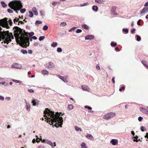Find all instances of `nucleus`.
<instances>
[{
	"label": "nucleus",
	"mask_w": 148,
	"mask_h": 148,
	"mask_svg": "<svg viewBox=\"0 0 148 148\" xmlns=\"http://www.w3.org/2000/svg\"><path fill=\"white\" fill-rule=\"evenodd\" d=\"M44 113L46 119L45 121H47V122L49 123L51 125L52 124L53 122L56 123L55 125V127H57L59 126L62 127L63 121L62 118L60 116L58 112L55 114L54 112L46 108L44 111Z\"/></svg>",
	"instance_id": "nucleus-1"
},
{
	"label": "nucleus",
	"mask_w": 148,
	"mask_h": 148,
	"mask_svg": "<svg viewBox=\"0 0 148 148\" xmlns=\"http://www.w3.org/2000/svg\"><path fill=\"white\" fill-rule=\"evenodd\" d=\"M14 29H15L14 31V32H19L21 35L19 39L21 41V43L20 45L23 47L26 48L27 46H29V38L28 37H23V30L17 26H15L13 28Z\"/></svg>",
	"instance_id": "nucleus-2"
},
{
	"label": "nucleus",
	"mask_w": 148,
	"mask_h": 148,
	"mask_svg": "<svg viewBox=\"0 0 148 148\" xmlns=\"http://www.w3.org/2000/svg\"><path fill=\"white\" fill-rule=\"evenodd\" d=\"M8 5L12 9L16 11L17 13L18 12L17 11L20 10L21 8H23V5L21 1H14L10 2L8 4Z\"/></svg>",
	"instance_id": "nucleus-3"
},
{
	"label": "nucleus",
	"mask_w": 148,
	"mask_h": 148,
	"mask_svg": "<svg viewBox=\"0 0 148 148\" xmlns=\"http://www.w3.org/2000/svg\"><path fill=\"white\" fill-rule=\"evenodd\" d=\"M116 115L115 113L110 112L106 114L103 116V119H105L108 120L114 117Z\"/></svg>",
	"instance_id": "nucleus-4"
},
{
	"label": "nucleus",
	"mask_w": 148,
	"mask_h": 148,
	"mask_svg": "<svg viewBox=\"0 0 148 148\" xmlns=\"http://www.w3.org/2000/svg\"><path fill=\"white\" fill-rule=\"evenodd\" d=\"M7 18H5L0 20V25L2 26H3V25L5 24V23H7Z\"/></svg>",
	"instance_id": "nucleus-5"
},
{
	"label": "nucleus",
	"mask_w": 148,
	"mask_h": 148,
	"mask_svg": "<svg viewBox=\"0 0 148 148\" xmlns=\"http://www.w3.org/2000/svg\"><path fill=\"white\" fill-rule=\"evenodd\" d=\"M82 88L83 90L87 92H90V89L88 87V86L86 85H82Z\"/></svg>",
	"instance_id": "nucleus-6"
},
{
	"label": "nucleus",
	"mask_w": 148,
	"mask_h": 148,
	"mask_svg": "<svg viewBox=\"0 0 148 148\" xmlns=\"http://www.w3.org/2000/svg\"><path fill=\"white\" fill-rule=\"evenodd\" d=\"M12 66L14 68L17 69H21L22 67V66L21 64L16 63L13 64L12 65Z\"/></svg>",
	"instance_id": "nucleus-7"
},
{
	"label": "nucleus",
	"mask_w": 148,
	"mask_h": 148,
	"mask_svg": "<svg viewBox=\"0 0 148 148\" xmlns=\"http://www.w3.org/2000/svg\"><path fill=\"white\" fill-rule=\"evenodd\" d=\"M148 12V7H146L143 9L141 11V14L146 13Z\"/></svg>",
	"instance_id": "nucleus-8"
},
{
	"label": "nucleus",
	"mask_w": 148,
	"mask_h": 148,
	"mask_svg": "<svg viewBox=\"0 0 148 148\" xmlns=\"http://www.w3.org/2000/svg\"><path fill=\"white\" fill-rule=\"evenodd\" d=\"M25 102L26 104V109L27 111H30V105L29 103H27L26 101H25Z\"/></svg>",
	"instance_id": "nucleus-9"
},
{
	"label": "nucleus",
	"mask_w": 148,
	"mask_h": 148,
	"mask_svg": "<svg viewBox=\"0 0 148 148\" xmlns=\"http://www.w3.org/2000/svg\"><path fill=\"white\" fill-rule=\"evenodd\" d=\"M86 137L91 140H94V138L93 136L90 134H87L86 136Z\"/></svg>",
	"instance_id": "nucleus-10"
},
{
	"label": "nucleus",
	"mask_w": 148,
	"mask_h": 148,
	"mask_svg": "<svg viewBox=\"0 0 148 148\" xmlns=\"http://www.w3.org/2000/svg\"><path fill=\"white\" fill-rule=\"evenodd\" d=\"M94 36L92 35H88L85 37V40H92L94 38Z\"/></svg>",
	"instance_id": "nucleus-11"
},
{
	"label": "nucleus",
	"mask_w": 148,
	"mask_h": 148,
	"mask_svg": "<svg viewBox=\"0 0 148 148\" xmlns=\"http://www.w3.org/2000/svg\"><path fill=\"white\" fill-rule=\"evenodd\" d=\"M32 10L33 12L35 15H37L38 14V12L36 10V8L35 7H33L32 9Z\"/></svg>",
	"instance_id": "nucleus-12"
},
{
	"label": "nucleus",
	"mask_w": 148,
	"mask_h": 148,
	"mask_svg": "<svg viewBox=\"0 0 148 148\" xmlns=\"http://www.w3.org/2000/svg\"><path fill=\"white\" fill-rule=\"evenodd\" d=\"M110 143H112L113 145H115L117 143V141L116 140L112 139L110 141Z\"/></svg>",
	"instance_id": "nucleus-13"
},
{
	"label": "nucleus",
	"mask_w": 148,
	"mask_h": 148,
	"mask_svg": "<svg viewBox=\"0 0 148 148\" xmlns=\"http://www.w3.org/2000/svg\"><path fill=\"white\" fill-rule=\"evenodd\" d=\"M54 66L53 63L51 62H49V64L48 66V69L52 68Z\"/></svg>",
	"instance_id": "nucleus-14"
},
{
	"label": "nucleus",
	"mask_w": 148,
	"mask_h": 148,
	"mask_svg": "<svg viewBox=\"0 0 148 148\" xmlns=\"http://www.w3.org/2000/svg\"><path fill=\"white\" fill-rule=\"evenodd\" d=\"M31 103H32L33 106H35L36 105H38L39 103L38 101H36L35 99H34L32 101Z\"/></svg>",
	"instance_id": "nucleus-15"
},
{
	"label": "nucleus",
	"mask_w": 148,
	"mask_h": 148,
	"mask_svg": "<svg viewBox=\"0 0 148 148\" xmlns=\"http://www.w3.org/2000/svg\"><path fill=\"white\" fill-rule=\"evenodd\" d=\"M81 148H88V147L86 146L85 143L84 142H83L81 144Z\"/></svg>",
	"instance_id": "nucleus-16"
},
{
	"label": "nucleus",
	"mask_w": 148,
	"mask_h": 148,
	"mask_svg": "<svg viewBox=\"0 0 148 148\" xmlns=\"http://www.w3.org/2000/svg\"><path fill=\"white\" fill-rule=\"evenodd\" d=\"M141 62L146 68H148V66L146 64L147 63L146 61L145 60H142L141 61Z\"/></svg>",
	"instance_id": "nucleus-17"
},
{
	"label": "nucleus",
	"mask_w": 148,
	"mask_h": 148,
	"mask_svg": "<svg viewBox=\"0 0 148 148\" xmlns=\"http://www.w3.org/2000/svg\"><path fill=\"white\" fill-rule=\"evenodd\" d=\"M42 73L44 75L47 74H48V72L46 70L43 69L41 71Z\"/></svg>",
	"instance_id": "nucleus-18"
},
{
	"label": "nucleus",
	"mask_w": 148,
	"mask_h": 148,
	"mask_svg": "<svg viewBox=\"0 0 148 148\" xmlns=\"http://www.w3.org/2000/svg\"><path fill=\"white\" fill-rule=\"evenodd\" d=\"M3 25V26H2V27H5L6 28L8 29H9L10 28V27L8 25V23H6L5 24Z\"/></svg>",
	"instance_id": "nucleus-19"
},
{
	"label": "nucleus",
	"mask_w": 148,
	"mask_h": 148,
	"mask_svg": "<svg viewBox=\"0 0 148 148\" xmlns=\"http://www.w3.org/2000/svg\"><path fill=\"white\" fill-rule=\"evenodd\" d=\"M82 27L84 29L88 30L89 29L88 26L86 24H83L82 25Z\"/></svg>",
	"instance_id": "nucleus-20"
},
{
	"label": "nucleus",
	"mask_w": 148,
	"mask_h": 148,
	"mask_svg": "<svg viewBox=\"0 0 148 148\" xmlns=\"http://www.w3.org/2000/svg\"><path fill=\"white\" fill-rule=\"evenodd\" d=\"M58 45V43L56 42H53L51 44V46L53 47H56Z\"/></svg>",
	"instance_id": "nucleus-21"
},
{
	"label": "nucleus",
	"mask_w": 148,
	"mask_h": 148,
	"mask_svg": "<svg viewBox=\"0 0 148 148\" xmlns=\"http://www.w3.org/2000/svg\"><path fill=\"white\" fill-rule=\"evenodd\" d=\"M1 3L3 7L5 8L7 6V5L6 4L5 2L2 1L1 2Z\"/></svg>",
	"instance_id": "nucleus-22"
},
{
	"label": "nucleus",
	"mask_w": 148,
	"mask_h": 148,
	"mask_svg": "<svg viewBox=\"0 0 148 148\" xmlns=\"http://www.w3.org/2000/svg\"><path fill=\"white\" fill-rule=\"evenodd\" d=\"M42 23V22L41 21L37 20L35 22V25H36L38 26V25H39V24H41Z\"/></svg>",
	"instance_id": "nucleus-23"
},
{
	"label": "nucleus",
	"mask_w": 148,
	"mask_h": 148,
	"mask_svg": "<svg viewBox=\"0 0 148 148\" xmlns=\"http://www.w3.org/2000/svg\"><path fill=\"white\" fill-rule=\"evenodd\" d=\"M98 7L97 6H93L92 7V9L93 10L97 11L98 10Z\"/></svg>",
	"instance_id": "nucleus-24"
},
{
	"label": "nucleus",
	"mask_w": 148,
	"mask_h": 148,
	"mask_svg": "<svg viewBox=\"0 0 148 148\" xmlns=\"http://www.w3.org/2000/svg\"><path fill=\"white\" fill-rule=\"evenodd\" d=\"M95 1L99 4H102L103 3V1L102 0H95Z\"/></svg>",
	"instance_id": "nucleus-25"
},
{
	"label": "nucleus",
	"mask_w": 148,
	"mask_h": 148,
	"mask_svg": "<svg viewBox=\"0 0 148 148\" xmlns=\"http://www.w3.org/2000/svg\"><path fill=\"white\" fill-rule=\"evenodd\" d=\"M29 16L30 18L32 17L33 16V14L32 12L31 11H29Z\"/></svg>",
	"instance_id": "nucleus-26"
},
{
	"label": "nucleus",
	"mask_w": 148,
	"mask_h": 148,
	"mask_svg": "<svg viewBox=\"0 0 148 148\" xmlns=\"http://www.w3.org/2000/svg\"><path fill=\"white\" fill-rule=\"evenodd\" d=\"M73 108V106L72 105H69L68 106V109L69 110H71Z\"/></svg>",
	"instance_id": "nucleus-27"
},
{
	"label": "nucleus",
	"mask_w": 148,
	"mask_h": 148,
	"mask_svg": "<svg viewBox=\"0 0 148 148\" xmlns=\"http://www.w3.org/2000/svg\"><path fill=\"white\" fill-rule=\"evenodd\" d=\"M75 128L76 131H82V130L81 128L78 127L77 126H75Z\"/></svg>",
	"instance_id": "nucleus-28"
},
{
	"label": "nucleus",
	"mask_w": 148,
	"mask_h": 148,
	"mask_svg": "<svg viewBox=\"0 0 148 148\" xmlns=\"http://www.w3.org/2000/svg\"><path fill=\"white\" fill-rule=\"evenodd\" d=\"M19 20V18H16L14 19L13 21L14 23L15 24H17L16 23Z\"/></svg>",
	"instance_id": "nucleus-29"
},
{
	"label": "nucleus",
	"mask_w": 148,
	"mask_h": 148,
	"mask_svg": "<svg viewBox=\"0 0 148 148\" xmlns=\"http://www.w3.org/2000/svg\"><path fill=\"white\" fill-rule=\"evenodd\" d=\"M110 44L111 46L113 47H115L117 45V43L116 42L114 43L113 42H111Z\"/></svg>",
	"instance_id": "nucleus-30"
},
{
	"label": "nucleus",
	"mask_w": 148,
	"mask_h": 148,
	"mask_svg": "<svg viewBox=\"0 0 148 148\" xmlns=\"http://www.w3.org/2000/svg\"><path fill=\"white\" fill-rule=\"evenodd\" d=\"M12 81L14 82H15L17 83H19L20 84H21L22 82V81L16 79H13Z\"/></svg>",
	"instance_id": "nucleus-31"
},
{
	"label": "nucleus",
	"mask_w": 148,
	"mask_h": 148,
	"mask_svg": "<svg viewBox=\"0 0 148 148\" xmlns=\"http://www.w3.org/2000/svg\"><path fill=\"white\" fill-rule=\"evenodd\" d=\"M59 77L61 80H62L63 82H65V80H66V79L64 77L60 75H59Z\"/></svg>",
	"instance_id": "nucleus-32"
},
{
	"label": "nucleus",
	"mask_w": 148,
	"mask_h": 148,
	"mask_svg": "<svg viewBox=\"0 0 148 148\" xmlns=\"http://www.w3.org/2000/svg\"><path fill=\"white\" fill-rule=\"evenodd\" d=\"M21 52L24 54H27V50L24 49L21 50Z\"/></svg>",
	"instance_id": "nucleus-33"
},
{
	"label": "nucleus",
	"mask_w": 148,
	"mask_h": 148,
	"mask_svg": "<svg viewBox=\"0 0 148 148\" xmlns=\"http://www.w3.org/2000/svg\"><path fill=\"white\" fill-rule=\"evenodd\" d=\"M14 33H15L14 34V35L15 36V37H19L20 34H19V33H18L17 32H14Z\"/></svg>",
	"instance_id": "nucleus-34"
},
{
	"label": "nucleus",
	"mask_w": 148,
	"mask_h": 148,
	"mask_svg": "<svg viewBox=\"0 0 148 148\" xmlns=\"http://www.w3.org/2000/svg\"><path fill=\"white\" fill-rule=\"evenodd\" d=\"M49 145H50L53 148H54V147L56 145L55 142H54L53 143L51 142V144H50Z\"/></svg>",
	"instance_id": "nucleus-35"
},
{
	"label": "nucleus",
	"mask_w": 148,
	"mask_h": 148,
	"mask_svg": "<svg viewBox=\"0 0 148 148\" xmlns=\"http://www.w3.org/2000/svg\"><path fill=\"white\" fill-rule=\"evenodd\" d=\"M136 40L137 41H139L141 40V38L140 36L137 35L136 36Z\"/></svg>",
	"instance_id": "nucleus-36"
},
{
	"label": "nucleus",
	"mask_w": 148,
	"mask_h": 148,
	"mask_svg": "<svg viewBox=\"0 0 148 148\" xmlns=\"http://www.w3.org/2000/svg\"><path fill=\"white\" fill-rule=\"evenodd\" d=\"M48 29V27L47 25H45L43 28V30L45 31L47 30Z\"/></svg>",
	"instance_id": "nucleus-37"
},
{
	"label": "nucleus",
	"mask_w": 148,
	"mask_h": 148,
	"mask_svg": "<svg viewBox=\"0 0 148 148\" xmlns=\"http://www.w3.org/2000/svg\"><path fill=\"white\" fill-rule=\"evenodd\" d=\"M45 37L44 36H40L39 38V40L40 41H41L42 40L44 39Z\"/></svg>",
	"instance_id": "nucleus-38"
},
{
	"label": "nucleus",
	"mask_w": 148,
	"mask_h": 148,
	"mask_svg": "<svg viewBox=\"0 0 148 148\" xmlns=\"http://www.w3.org/2000/svg\"><path fill=\"white\" fill-rule=\"evenodd\" d=\"M26 11V9L25 8L22 9L20 10V12L21 13H23Z\"/></svg>",
	"instance_id": "nucleus-39"
},
{
	"label": "nucleus",
	"mask_w": 148,
	"mask_h": 148,
	"mask_svg": "<svg viewBox=\"0 0 148 148\" xmlns=\"http://www.w3.org/2000/svg\"><path fill=\"white\" fill-rule=\"evenodd\" d=\"M125 89V87L124 86H122L121 88L119 89V90L121 92L122 90H124Z\"/></svg>",
	"instance_id": "nucleus-40"
},
{
	"label": "nucleus",
	"mask_w": 148,
	"mask_h": 148,
	"mask_svg": "<svg viewBox=\"0 0 148 148\" xmlns=\"http://www.w3.org/2000/svg\"><path fill=\"white\" fill-rule=\"evenodd\" d=\"M138 137L137 136H134V138H135V139L134 140V141L138 142V140H137Z\"/></svg>",
	"instance_id": "nucleus-41"
},
{
	"label": "nucleus",
	"mask_w": 148,
	"mask_h": 148,
	"mask_svg": "<svg viewBox=\"0 0 148 148\" xmlns=\"http://www.w3.org/2000/svg\"><path fill=\"white\" fill-rule=\"evenodd\" d=\"M24 33H23V37H25V36H28V33L27 32H25V30H23Z\"/></svg>",
	"instance_id": "nucleus-42"
},
{
	"label": "nucleus",
	"mask_w": 148,
	"mask_h": 148,
	"mask_svg": "<svg viewBox=\"0 0 148 148\" xmlns=\"http://www.w3.org/2000/svg\"><path fill=\"white\" fill-rule=\"evenodd\" d=\"M58 3V2L55 1H53L51 3L54 6H56L57 5V4Z\"/></svg>",
	"instance_id": "nucleus-43"
},
{
	"label": "nucleus",
	"mask_w": 148,
	"mask_h": 148,
	"mask_svg": "<svg viewBox=\"0 0 148 148\" xmlns=\"http://www.w3.org/2000/svg\"><path fill=\"white\" fill-rule=\"evenodd\" d=\"M122 30L123 32H125L126 33H127L128 32V30L127 29L123 28Z\"/></svg>",
	"instance_id": "nucleus-44"
},
{
	"label": "nucleus",
	"mask_w": 148,
	"mask_h": 148,
	"mask_svg": "<svg viewBox=\"0 0 148 148\" xmlns=\"http://www.w3.org/2000/svg\"><path fill=\"white\" fill-rule=\"evenodd\" d=\"M140 130L142 132H144L145 131V127L144 126H142L140 127Z\"/></svg>",
	"instance_id": "nucleus-45"
},
{
	"label": "nucleus",
	"mask_w": 148,
	"mask_h": 148,
	"mask_svg": "<svg viewBox=\"0 0 148 148\" xmlns=\"http://www.w3.org/2000/svg\"><path fill=\"white\" fill-rule=\"evenodd\" d=\"M62 51V49L61 48L58 47L57 49V51L58 52H61Z\"/></svg>",
	"instance_id": "nucleus-46"
},
{
	"label": "nucleus",
	"mask_w": 148,
	"mask_h": 148,
	"mask_svg": "<svg viewBox=\"0 0 148 148\" xmlns=\"http://www.w3.org/2000/svg\"><path fill=\"white\" fill-rule=\"evenodd\" d=\"M60 25L63 26H65L66 25V23L64 22H62Z\"/></svg>",
	"instance_id": "nucleus-47"
},
{
	"label": "nucleus",
	"mask_w": 148,
	"mask_h": 148,
	"mask_svg": "<svg viewBox=\"0 0 148 148\" xmlns=\"http://www.w3.org/2000/svg\"><path fill=\"white\" fill-rule=\"evenodd\" d=\"M7 11L9 13H12L13 12V10H11L10 9H8Z\"/></svg>",
	"instance_id": "nucleus-48"
},
{
	"label": "nucleus",
	"mask_w": 148,
	"mask_h": 148,
	"mask_svg": "<svg viewBox=\"0 0 148 148\" xmlns=\"http://www.w3.org/2000/svg\"><path fill=\"white\" fill-rule=\"evenodd\" d=\"M28 34L29 35L30 37H31L32 36L34 35V33L33 32H31L30 33H29Z\"/></svg>",
	"instance_id": "nucleus-49"
},
{
	"label": "nucleus",
	"mask_w": 148,
	"mask_h": 148,
	"mask_svg": "<svg viewBox=\"0 0 148 148\" xmlns=\"http://www.w3.org/2000/svg\"><path fill=\"white\" fill-rule=\"evenodd\" d=\"M82 32V30L80 29H77L76 31V33H81V32Z\"/></svg>",
	"instance_id": "nucleus-50"
},
{
	"label": "nucleus",
	"mask_w": 148,
	"mask_h": 148,
	"mask_svg": "<svg viewBox=\"0 0 148 148\" xmlns=\"http://www.w3.org/2000/svg\"><path fill=\"white\" fill-rule=\"evenodd\" d=\"M8 22L9 23L10 25V26H12V20L11 19H10L9 20Z\"/></svg>",
	"instance_id": "nucleus-51"
},
{
	"label": "nucleus",
	"mask_w": 148,
	"mask_h": 148,
	"mask_svg": "<svg viewBox=\"0 0 148 148\" xmlns=\"http://www.w3.org/2000/svg\"><path fill=\"white\" fill-rule=\"evenodd\" d=\"M40 138H41V136H40ZM40 140H41L42 143H45V142L46 141V140H45V139L42 140L41 138H40Z\"/></svg>",
	"instance_id": "nucleus-52"
},
{
	"label": "nucleus",
	"mask_w": 148,
	"mask_h": 148,
	"mask_svg": "<svg viewBox=\"0 0 148 148\" xmlns=\"http://www.w3.org/2000/svg\"><path fill=\"white\" fill-rule=\"evenodd\" d=\"M45 143L50 145V144H51V142L47 140H46Z\"/></svg>",
	"instance_id": "nucleus-53"
},
{
	"label": "nucleus",
	"mask_w": 148,
	"mask_h": 148,
	"mask_svg": "<svg viewBox=\"0 0 148 148\" xmlns=\"http://www.w3.org/2000/svg\"><path fill=\"white\" fill-rule=\"evenodd\" d=\"M36 136V137H37L36 139V142L37 143H39L40 142V138H38L37 136Z\"/></svg>",
	"instance_id": "nucleus-54"
},
{
	"label": "nucleus",
	"mask_w": 148,
	"mask_h": 148,
	"mask_svg": "<svg viewBox=\"0 0 148 148\" xmlns=\"http://www.w3.org/2000/svg\"><path fill=\"white\" fill-rule=\"evenodd\" d=\"M88 4V3H85L82 5H81V6H85L87 5Z\"/></svg>",
	"instance_id": "nucleus-55"
},
{
	"label": "nucleus",
	"mask_w": 148,
	"mask_h": 148,
	"mask_svg": "<svg viewBox=\"0 0 148 148\" xmlns=\"http://www.w3.org/2000/svg\"><path fill=\"white\" fill-rule=\"evenodd\" d=\"M76 28L75 27H73L69 29V32H71L73 30H74Z\"/></svg>",
	"instance_id": "nucleus-56"
},
{
	"label": "nucleus",
	"mask_w": 148,
	"mask_h": 148,
	"mask_svg": "<svg viewBox=\"0 0 148 148\" xmlns=\"http://www.w3.org/2000/svg\"><path fill=\"white\" fill-rule=\"evenodd\" d=\"M136 30L135 29H132L131 31V33L132 34H134L135 33V31Z\"/></svg>",
	"instance_id": "nucleus-57"
},
{
	"label": "nucleus",
	"mask_w": 148,
	"mask_h": 148,
	"mask_svg": "<svg viewBox=\"0 0 148 148\" xmlns=\"http://www.w3.org/2000/svg\"><path fill=\"white\" fill-rule=\"evenodd\" d=\"M20 23L21 24H24V22H23L22 21H18V25H19V23Z\"/></svg>",
	"instance_id": "nucleus-58"
},
{
	"label": "nucleus",
	"mask_w": 148,
	"mask_h": 148,
	"mask_svg": "<svg viewBox=\"0 0 148 148\" xmlns=\"http://www.w3.org/2000/svg\"><path fill=\"white\" fill-rule=\"evenodd\" d=\"M143 119V118L141 116H139L138 118V120L139 121H141Z\"/></svg>",
	"instance_id": "nucleus-59"
},
{
	"label": "nucleus",
	"mask_w": 148,
	"mask_h": 148,
	"mask_svg": "<svg viewBox=\"0 0 148 148\" xmlns=\"http://www.w3.org/2000/svg\"><path fill=\"white\" fill-rule=\"evenodd\" d=\"M114 79H115V77H113L112 78V81L113 84H114L115 82V80H114Z\"/></svg>",
	"instance_id": "nucleus-60"
},
{
	"label": "nucleus",
	"mask_w": 148,
	"mask_h": 148,
	"mask_svg": "<svg viewBox=\"0 0 148 148\" xmlns=\"http://www.w3.org/2000/svg\"><path fill=\"white\" fill-rule=\"evenodd\" d=\"M28 91L29 92H34V90L32 89H28Z\"/></svg>",
	"instance_id": "nucleus-61"
},
{
	"label": "nucleus",
	"mask_w": 148,
	"mask_h": 148,
	"mask_svg": "<svg viewBox=\"0 0 148 148\" xmlns=\"http://www.w3.org/2000/svg\"><path fill=\"white\" fill-rule=\"evenodd\" d=\"M28 53L29 54H31L32 53V51L31 50H29L28 51Z\"/></svg>",
	"instance_id": "nucleus-62"
},
{
	"label": "nucleus",
	"mask_w": 148,
	"mask_h": 148,
	"mask_svg": "<svg viewBox=\"0 0 148 148\" xmlns=\"http://www.w3.org/2000/svg\"><path fill=\"white\" fill-rule=\"evenodd\" d=\"M96 68L97 69L99 70L100 69V67L99 66L98 64L96 66Z\"/></svg>",
	"instance_id": "nucleus-63"
},
{
	"label": "nucleus",
	"mask_w": 148,
	"mask_h": 148,
	"mask_svg": "<svg viewBox=\"0 0 148 148\" xmlns=\"http://www.w3.org/2000/svg\"><path fill=\"white\" fill-rule=\"evenodd\" d=\"M115 50L117 51H120L119 48L118 47H116L115 48Z\"/></svg>",
	"instance_id": "nucleus-64"
}]
</instances>
